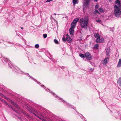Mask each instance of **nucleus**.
<instances>
[{"mask_svg":"<svg viewBox=\"0 0 121 121\" xmlns=\"http://www.w3.org/2000/svg\"><path fill=\"white\" fill-rule=\"evenodd\" d=\"M114 6V14L116 17H118L121 14V3L118 0H117Z\"/></svg>","mask_w":121,"mask_h":121,"instance_id":"obj_1","label":"nucleus"},{"mask_svg":"<svg viewBox=\"0 0 121 121\" xmlns=\"http://www.w3.org/2000/svg\"><path fill=\"white\" fill-rule=\"evenodd\" d=\"M79 22L80 26L82 28L86 29L89 22V19L87 17H85L81 18L79 20Z\"/></svg>","mask_w":121,"mask_h":121,"instance_id":"obj_2","label":"nucleus"},{"mask_svg":"<svg viewBox=\"0 0 121 121\" xmlns=\"http://www.w3.org/2000/svg\"><path fill=\"white\" fill-rule=\"evenodd\" d=\"M91 0H83V10H85L88 8L89 5Z\"/></svg>","mask_w":121,"mask_h":121,"instance_id":"obj_3","label":"nucleus"},{"mask_svg":"<svg viewBox=\"0 0 121 121\" xmlns=\"http://www.w3.org/2000/svg\"><path fill=\"white\" fill-rule=\"evenodd\" d=\"M51 93H52V94L53 95H54L55 96V97L59 99H60L61 100V101L63 102L64 103L66 104L67 105V106L69 107H72L71 105H70L69 104L67 103L66 102H65V101L63 100L61 98H60L59 97H58L57 96V95H56L54 93L52 92H51Z\"/></svg>","mask_w":121,"mask_h":121,"instance_id":"obj_4","label":"nucleus"},{"mask_svg":"<svg viewBox=\"0 0 121 121\" xmlns=\"http://www.w3.org/2000/svg\"><path fill=\"white\" fill-rule=\"evenodd\" d=\"M85 56L86 59L90 60L92 59L91 56L90 54L88 52H87L85 54Z\"/></svg>","mask_w":121,"mask_h":121,"instance_id":"obj_5","label":"nucleus"},{"mask_svg":"<svg viewBox=\"0 0 121 121\" xmlns=\"http://www.w3.org/2000/svg\"><path fill=\"white\" fill-rule=\"evenodd\" d=\"M104 39L102 37H99L98 39H96V42L98 43H102L104 42Z\"/></svg>","mask_w":121,"mask_h":121,"instance_id":"obj_6","label":"nucleus"},{"mask_svg":"<svg viewBox=\"0 0 121 121\" xmlns=\"http://www.w3.org/2000/svg\"><path fill=\"white\" fill-rule=\"evenodd\" d=\"M109 57H106L103 60V64L105 65H106L108 63V61L109 60Z\"/></svg>","mask_w":121,"mask_h":121,"instance_id":"obj_7","label":"nucleus"},{"mask_svg":"<svg viewBox=\"0 0 121 121\" xmlns=\"http://www.w3.org/2000/svg\"><path fill=\"white\" fill-rule=\"evenodd\" d=\"M69 31L70 34L71 35H73L74 33V29L70 28L69 30Z\"/></svg>","mask_w":121,"mask_h":121,"instance_id":"obj_8","label":"nucleus"},{"mask_svg":"<svg viewBox=\"0 0 121 121\" xmlns=\"http://www.w3.org/2000/svg\"><path fill=\"white\" fill-rule=\"evenodd\" d=\"M110 50V48L109 47L106 50L107 55L108 56H109V53Z\"/></svg>","mask_w":121,"mask_h":121,"instance_id":"obj_9","label":"nucleus"},{"mask_svg":"<svg viewBox=\"0 0 121 121\" xmlns=\"http://www.w3.org/2000/svg\"><path fill=\"white\" fill-rule=\"evenodd\" d=\"M79 20V18H77L74 19L73 22L76 24L78 22Z\"/></svg>","mask_w":121,"mask_h":121,"instance_id":"obj_10","label":"nucleus"},{"mask_svg":"<svg viewBox=\"0 0 121 121\" xmlns=\"http://www.w3.org/2000/svg\"><path fill=\"white\" fill-rule=\"evenodd\" d=\"M94 36L97 39L98 38H99V37H100V36L97 33H95L94 34Z\"/></svg>","mask_w":121,"mask_h":121,"instance_id":"obj_11","label":"nucleus"},{"mask_svg":"<svg viewBox=\"0 0 121 121\" xmlns=\"http://www.w3.org/2000/svg\"><path fill=\"white\" fill-rule=\"evenodd\" d=\"M76 24L73 22H72L71 24V27L70 28H72V29H74L75 27Z\"/></svg>","mask_w":121,"mask_h":121,"instance_id":"obj_12","label":"nucleus"},{"mask_svg":"<svg viewBox=\"0 0 121 121\" xmlns=\"http://www.w3.org/2000/svg\"><path fill=\"white\" fill-rule=\"evenodd\" d=\"M121 66V59H120L118 61L117 65L118 67H120Z\"/></svg>","mask_w":121,"mask_h":121,"instance_id":"obj_13","label":"nucleus"},{"mask_svg":"<svg viewBox=\"0 0 121 121\" xmlns=\"http://www.w3.org/2000/svg\"><path fill=\"white\" fill-rule=\"evenodd\" d=\"M78 3V0H73V5H75Z\"/></svg>","mask_w":121,"mask_h":121,"instance_id":"obj_14","label":"nucleus"},{"mask_svg":"<svg viewBox=\"0 0 121 121\" xmlns=\"http://www.w3.org/2000/svg\"><path fill=\"white\" fill-rule=\"evenodd\" d=\"M99 45L98 44H96L94 46L93 48L94 49H97L98 48Z\"/></svg>","mask_w":121,"mask_h":121,"instance_id":"obj_15","label":"nucleus"},{"mask_svg":"<svg viewBox=\"0 0 121 121\" xmlns=\"http://www.w3.org/2000/svg\"><path fill=\"white\" fill-rule=\"evenodd\" d=\"M118 84L120 86H121V78H119L117 81Z\"/></svg>","mask_w":121,"mask_h":121,"instance_id":"obj_16","label":"nucleus"},{"mask_svg":"<svg viewBox=\"0 0 121 121\" xmlns=\"http://www.w3.org/2000/svg\"><path fill=\"white\" fill-rule=\"evenodd\" d=\"M66 40L69 43H70L72 42V40L71 38L70 37L66 39Z\"/></svg>","mask_w":121,"mask_h":121,"instance_id":"obj_17","label":"nucleus"},{"mask_svg":"<svg viewBox=\"0 0 121 121\" xmlns=\"http://www.w3.org/2000/svg\"><path fill=\"white\" fill-rule=\"evenodd\" d=\"M80 56L82 58H84L85 57L84 55L81 53H80L79 54Z\"/></svg>","mask_w":121,"mask_h":121,"instance_id":"obj_18","label":"nucleus"},{"mask_svg":"<svg viewBox=\"0 0 121 121\" xmlns=\"http://www.w3.org/2000/svg\"><path fill=\"white\" fill-rule=\"evenodd\" d=\"M4 60L5 62H9L10 63V61H9L8 59L7 58H4Z\"/></svg>","mask_w":121,"mask_h":121,"instance_id":"obj_19","label":"nucleus"},{"mask_svg":"<svg viewBox=\"0 0 121 121\" xmlns=\"http://www.w3.org/2000/svg\"><path fill=\"white\" fill-rule=\"evenodd\" d=\"M99 11L100 12H103L104 10L103 9L101 8H99Z\"/></svg>","mask_w":121,"mask_h":121,"instance_id":"obj_20","label":"nucleus"},{"mask_svg":"<svg viewBox=\"0 0 121 121\" xmlns=\"http://www.w3.org/2000/svg\"><path fill=\"white\" fill-rule=\"evenodd\" d=\"M97 9H95V10L94 12V14H96L97 13H99L98 10H97Z\"/></svg>","mask_w":121,"mask_h":121,"instance_id":"obj_21","label":"nucleus"},{"mask_svg":"<svg viewBox=\"0 0 121 121\" xmlns=\"http://www.w3.org/2000/svg\"><path fill=\"white\" fill-rule=\"evenodd\" d=\"M0 100L4 103H5L6 105H8V104L5 101L3 100L1 98H0Z\"/></svg>","mask_w":121,"mask_h":121,"instance_id":"obj_22","label":"nucleus"},{"mask_svg":"<svg viewBox=\"0 0 121 121\" xmlns=\"http://www.w3.org/2000/svg\"><path fill=\"white\" fill-rule=\"evenodd\" d=\"M47 34H44L43 35V37L45 38H46L47 37Z\"/></svg>","mask_w":121,"mask_h":121,"instance_id":"obj_23","label":"nucleus"},{"mask_svg":"<svg viewBox=\"0 0 121 121\" xmlns=\"http://www.w3.org/2000/svg\"><path fill=\"white\" fill-rule=\"evenodd\" d=\"M39 45L38 44H36L35 45V47L36 48H37L39 47Z\"/></svg>","mask_w":121,"mask_h":121,"instance_id":"obj_24","label":"nucleus"},{"mask_svg":"<svg viewBox=\"0 0 121 121\" xmlns=\"http://www.w3.org/2000/svg\"><path fill=\"white\" fill-rule=\"evenodd\" d=\"M30 78H31V79H33V80L34 81H35V82H37V83L38 84H40V83L39 82H37L36 81V80L35 79H34V78H31V77H30Z\"/></svg>","mask_w":121,"mask_h":121,"instance_id":"obj_25","label":"nucleus"},{"mask_svg":"<svg viewBox=\"0 0 121 121\" xmlns=\"http://www.w3.org/2000/svg\"><path fill=\"white\" fill-rule=\"evenodd\" d=\"M54 42L56 44H57L58 43V41L56 39H55L54 40Z\"/></svg>","mask_w":121,"mask_h":121,"instance_id":"obj_26","label":"nucleus"},{"mask_svg":"<svg viewBox=\"0 0 121 121\" xmlns=\"http://www.w3.org/2000/svg\"><path fill=\"white\" fill-rule=\"evenodd\" d=\"M99 7V5L98 4L96 5L95 6V9H97Z\"/></svg>","mask_w":121,"mask_h":121,"instance_id":"obj_27","label":"nucleus"},{"mask_svg":"<svg viewBox=\"0 0 121 121\" xmlns=\"http://www.w3.org/2000/svg\"><path fill=\"white\" fill-rule=\"evenodd\" d=\"M10 101L11 102V103L14 105L15 104V103L12 100H10Z\"/></svg>","mask_w":121,"mask_h":121,"instance_id":"obj_28","label":"nucleus"},{"mask_svg":"<svg viewBox=\"0 0 121 121\" xmlns=\"http://www.w3.org/2000/svg\"><path fill=\"white\" fill-rule=\"evenodd\" d=\"M62 40L64 42H65L66 41V39L65 38L63 37L62 38Z\"/></svg>","mask_w":121,"mask_h":121,"instance_id":"obj_29","label":"nucleus"},{"mask_svg":"<svg viewBox=\"0 0 121 121\" xmlns=\"http://www.w3.org/2000/svg\"><path fill=\"white\" fill-rule=\"evenodd\" d=\"M33 114L34 115H35V116H36L37 117H38V118H40V117H39V116H38L35 113H33Z\"/></svg>","mask_w":121,"mask_h":121,"instance_id":"obj_30","label":"nucleus"},{"mask_svg":"<svg viewBox=\"0 0 121 121\" xmlns=\"http://www.w3.org/2000/svg\"><path fill=\"white\" fill-rule=\"evenodd\" d=\"M14 105L16 107L18 108V105L17 104L15 103Z\"/></svg>","mask_w":121,"mask_h":121,"instance_id":"obj_31","label":"nucleus"},{"mask_svg":"<svg viewBox=\"0 0 121 121\" xmlns=\"http://www.w3.org/2000/svg\"><path fill=\"white\" fill-rule=\"evenodd\" d=\"M66 39H67V38H69L70 37L69 36V35L68 34H67L66 35Z\"/></svg>","mask_w":121,"mask_h":121,"instance_id":"obj_32","label":"nucleus"},{"mask_svg":"<svg viewBox=\"0 0 121 121\" xmlns=\"http://www.w3.org/2000/svg\"><path fill=\"white\" fill-rule=\"evenodd\" d=\"M4 97L5 99H7V100H8V99H8V98L7 97H6V96H4Z\"/></svg>","mask_w":121,"mask_h":121,"instance_id":"obj_33","label":"nucleus"},{"mask_svg":"<svg viewBox=\"0 0 121 121\" xmlns=\"http://www.w3.org/2000/svg\"><path fill=\"white\" fill-rule=\"evenodd\" d=\"M0 95L1 96H2V97H4V95H3V94H2L1 93H0Z\"/></svg>","mask_w":121,"mask_h":121,"instance_id":"obj_34","label":"nucleus"},{"mask_svg":"<svg viewBox=\"0 0 121 121\" xmlns=\"http://www.w3.org/2000/svg\"><path fill=\"white\" fill-rule=\"evenodd\" d=\"M12 109L14 111H15V112H17V113H18V112H17V111L16 110H15L13 108H12Z\"/></svg>","mask_w":121,"mask_h":121,"instance_id":"obj_35","label":"nucleus"},{"mask_svg":"<svg viewBox=\"0 0 121 121\" xmlns=\"http://www.w3.org/2000/svg\"><path fill=\"white\" fill-rule=\"evenodd\" d=\"M8 105L9 106L10 108H11L12 109V108H13V107H12V106H11V105H9L8 104V105Z\"/></svg>","mask_w":121,"mask_h":121,"instance_id":"obj_36","label":"nucleus"},{"mask_svg":"<svg viewBox=\"0 0 121 121\" xmlns=\"http://www.w3.org/2000/svg\"><path fill=\"white\" fill-rule=\"evenodd\" d=\"M39 118L40 119H41L42 120V121H43L44 120V119H43V118Z\"/></svg>","mask_w":121,"mask_h":121,"instance_id":"obj_37","label":"nucleus"},{"mask_svg":"<svg viewBox=\"0 0 121 121\" xmlns=\"http://www.w3.org/2000/svg\"><path fill=\"white\" fill-rule=\"evenodd\" d=\"M14 70L15 72H17L18 70L16 69V70L15 69H14Z\"/></svg>","mask_w":121,"mask_h":121,"instance_id":"obj_38","label":"nucleus"},{"mask_svg":"<svg viewBox=\"0 0 121 121\" xmlns=\"http://www.w3.org/2000/svg\"><path fill=\"white\" fill-rule=\"evenodd\" d=\"M9 66L10 67H11L10 66V65H9ZM11 68L13 69V68L12 67H11Z\"/></svg>","mask_w":121,"mask_h":121,"instance_id":"obj_39","label":"nucleus"},{"mask_svg":"<svg viewBox=\"0 0 121 121\" xmlns=\"http://www.w3.org/2000/svg\"><path fill=\"white\" fill-rule=\"evenodd\" d=\"M100 21V20H98L97 21V22H99Z\"/></svg>","mask_w":121,"mask_h":121,"instance_id":"obj_40","label":"nucleus"},{"mask_svg":"<svg viewBox=\"0 0 121 121\" xmlns=\"http://www.w3.org/2000/svg\"><path fill=\"white\" fill-rule=\"evenodd\" d=\"M21 28L22 29H23V27H21Z\"/></svg>","mask_w":121,"mask_h":121,"instance_id":"obj_41","label":"nucleus"},{"mask_svg":"<svg viewBox=\"0 0 121 121\" xmlns=\"http://www.w3.org/2000/svg\"><path fill=\"white\" fill-rule=\"evenodd\" d=\"M94 1H97L98 0H93Z\"/></svg>","mask_w":121,"mask_h":121,"instance_id":"obj_42","label":"nucleus"},{"mask_svg":"<svg viewBox=\"0 0 121 121\" xmlns=\"http://www.w3.org/2000/svg\"><path fill=\"white\" fill-rule=\"evenodd\" d=\"M80 117H81V116H82V114H80Z\"/></svg>","mask_w":121,"mask_h":121,"instance_id":"obj_43","label":"nucleus"},{"mask_svg":"<svg viewBox=\"0 0 121 121\" xmlns=\"http://www.w3.org/2000/svg\"><path fill=\"white\" fill-rule=\"evenodd\" d=\"M41 86H44L43 85Z\"/></svg>","mask_w":121,"mask_h":121,"instance_id":"obj_44","label":"nucleus"},{"mask_svg":"<svg viewBox=\"0 0 121 121\" xmlns=\"http://www.w3.org/2000/svg\"><path fill=\"white\" fill-rule=\"evenodd\" d=\"M47 121L45 120H44V121Z\"/></svg>","mask_w":121,"mask_h":121,"instance_id":"obj_45","label":"nucleus"},{"mask_svg":"<svg viewBox=\"0 0 121 121\" xmlns=\"http://www.w3.org/2000/svg\"><path fill=\"white\" fill-rule=\"evenodd\" d=\"M89 62H90L91 63V61H89Z\"/></svg>","mask_w":121,"mask_h":121,"instance_id":"obj_46","label":"nucleus"},{"mask_svg":"<svg viewBox=\"0 0 121 121\" xmlns=\"http://www.w3.org/2000/svg\"><path fill=\"white\" fill-rule=\"evenodd\" d=\"M29 75L28 76H30L29 75Z\"/></svg>","mask_w":121,"mask_h":121,"instance_id":"obj_47","label":"nucleus"}]
</instances>
